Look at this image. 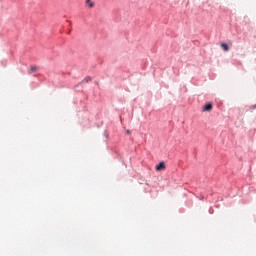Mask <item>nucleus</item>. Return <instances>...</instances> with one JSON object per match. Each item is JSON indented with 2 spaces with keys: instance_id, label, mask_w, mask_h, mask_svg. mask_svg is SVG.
I'll use <instances>...</instances> for the list:
<instances>
[{
  "instance_id": "nucleus-1",
  "label": "nucleus",
  "mask_w": 256,
  "mask_h": 256,
  "mask_svg": "<svg viewBox=\"0 0 256 256\" xmlns=\"http://www.w3.org/2000/svg\"><path fill=\"white\" fill-rule=\"evenodd\" d=\"M213 110V104L208 103L203 107V111H212Z\"/></svg>"
},
{
  "instance_id": "nucleus-2",
  "label": "nucleus",
  "mask_w": 256,
  "mask_h": 256,
  "mask_svg": "<svg viewBox=\"0 0 256 256\" xmlns=\"http://www.w3.org/2000/svg\"><path fill=\"white\" fill-rule=\"evenodd\" d=\"M165 169V162H160L159 165L156 166V171H163Z\"/></svg>"
},
{
  "instance_id": "nucleus-3",
  "label": "nucleus",
  "mask_w": 256,
  "mask_h": 256,
  "mask_svg": "<svg viewBox=\"0 0 256 256\" xmlns=\"http://www.w3.org/2000/svg\"><path fill=\"white\" fill-rule=\"evenodd\" d=\"M221 47H222L223 51H229V45H227V43H222Z\"/></svg>"
},
{
  "instance_id": "nucleus-4",
  "label": "nucleus",
  "mask_w": 256,
  "mask_h": 256,
  "mask_svg": "<svg viewBox=\"0 0 256 256\" xmlns=\"http://www.w3.org/2000/svg\"><path fill=\"white\" fill-rule=\"evenodd\" d=\"M86 4H87L90 8L95 7V3L92 2L91 0H86Z\"/></svg>"
},
{
  "instance_id": "nucleus-5",
  "label": "nucleus",
  "mask_w": 256,
  "mask_h": 256,
  "mask_svg": "<svg viewBox=\"0 0 256 256\" xmlns=\"http://www.w3.org/2000/svg\"><path fill=\"white\" fill-rule=\"evenodd\" d=\"M35 71H37V66H31L29 73H35Z\"/></svg>"
},
{
  "instance_id": "nucleus-6",
  "label": "nucleus",
  "mask_w": 256,
  "mask_h": 256,
  "mask_svg": "<svg viewBox=\"0 0 256 256\" xmlns=\"http://www.w3.org/2000/svg\"><path fill=\"white\" fill-rule=\"evenodd\" d=\"M91 81V77H86L83 79L82 83H89Z\"/></svg>"
},
{
  "instance_id": "nucleus-7",
  "label": "nucleus",
  "mask_w": 256,
  "mask_h": 256,
  "mask_svg": "<svg viewBox=\"0 0 256 256\" xmlns=\"http://www.w3.org/2000/svg\"><path fill=\"white\" fill-rule=\"evenodd\" d=\"M126 133L130 134V133H131V131H130V130H127V132H126Z\"/></svg>"
},
{
  "instance_id": "nucleus-8",
  "label": "nucleus",
  "mask_w": 256,
  "mask_h": 256,
  "mask_svg": "<svg viewBox=\"0 0 256 256\" xmlns=\"http://www.w3.org/2000/svg\"><path fill=\"white\" fill-rule=\"evenodd\" d=\"M256 106H253L252 109H255Z\"/></svg>"
}]
</instances>
